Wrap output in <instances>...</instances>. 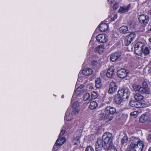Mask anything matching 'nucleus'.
Listing matches in <instances>:
<instances>
[{
	"instance_id": "2",
	"label": "nucleus",
	"mask_w": 151,
	"mask_h": 151,
	"mask_svg": "<svg viewBox=\"0 0 151 151\" xmlns=\"http://www.w3.org/2000/svg\"><path fill=\"white\" fill-rule=\"evenodd\" d=\"M130 94V91L128 88L119 90L117 94L114 96V102L116 104H120L124 101L125 99H128Z\"/></svg>"
},
{
	"instance_id": "37",
	"label": "nucleus",
	"mask_w": 151,
	"mask_h": 151,
	"mask_svg": "<svg viewBox=\"0 0 151 151\" xmlns=\"http://www.w3.org/2000/svg\"><path fill=\"white\" fill-rule=\"evenodd\" d=\"M137 102V101L134 100L131 101L129 102V105L132 107H135Z\"/></svg>"
},
{
	"instance_id": "13",
	"label": "nucleus",
	"mask_w": 151,
	"mask_h": 151,
	"mask_svg": "<svg viewBox=\"0 0 151 151\" xmlns=\"http://www.w3.org/2000/svg\"><path fill=\"white\" fill-rule=\"evenodd\" d=\"M76 134H78L77 136L75 134L74 135V137L73 141L75 145H78L79 144L80 142L79 139L80 137V133L79 132H76Z\"/></svg>"
},
{
	"instance_id": "16",
	"label": "nucleus",
	"mask_w": 151,
	"mask_h": 151,
	"mask_svg": "<svg viewBox=\"0 0 151 151\" xmlns=\"http://www.w3.org/2000/svg\"><path fill=\"white\" fill-rule=\"evenodd\" d=\"M65 118L66 120L67 121L70 120L73 118V115L68 110H67L66 112Z\"/></svg>"
},
{
	"instance_id": "26",
	"label": "nucleus",
	"mask_w": 151,
	"mask_h": 151,
	"mask_svg": "<svg viewBox=\"0 0 151 151\" xmlns=\"http://www.w3.org/2000/svg\"><path fill=\"white\" fill-rule=\"evenodd\" d=\"M104 49V45H101L97 47L96 50L97 52L101 53L103 52Z\"/></svg>"
},
{
	"instance_id": "1",
	"label": "nucleus",
	"mask_w": 151,
	"mask_h": 151,
	"mask_svg": "<svg viewBox=\"0 0 151 151\" xmlns=\"http://www.w3.org/2000/svg\"><path fill=\"white\" fill-rule=\"evenodd\" d=\"M112 135L109 132H106L103 135L102 139L98 138L95 145L96 151H101L103 147L106 149L110 145H113Z\"/></svg>"
},
{
	"instance_id": "14",
	"label": "nucleus",
	"mask_w": 151,
	"mask_h": 151,
	"mask_svg": "<svg viewBox=\"0 0 151 151\" xmlns=\"http://www.w3.org/2000/svg\"><path fill=\"white\" fill-rule=\"evenodd\" d=\"M108 26L106 23L101 22L99 27V29L101 32L106 31L108 29Z\"/></svg>"
},
{
	"instance_id": "45",
	"label": "nucleus",
	"mask_w": 151,
	"mask_h": 151,
	"mask_svg": "<svg viewBox=\"0 0 151 151\" xmlns=\"http://www.w3.org/2000/svg\"><path fill=\"white\" fill-rule=\"evenodd\" d=\"M118 7V4H115L114 5L113 8L114 10H116Z\"/></svg>"
},
{
	"instance_id": "17",
	"label": "nucleus",
	"mask_w": 151,
	"mask_h": 151,
	"mask_svg": "<svg viewBox=\"0 0 151 151\" xmlns=\"http://www.w3.org/2000/svg\"><path fill=\"white\" fill-rule=\"evenodd\" d=\"M148 118V116L147 114L145 113L141 116L139 118V121L141 122L144 123L146 122Z\"/></svg>"
},
{
	"instance_id": "3",
	"label": "nucleus",
	"mask_w": 151,
	"mask_h": 151,
	"mask_svg": "<svg viewBox=\"0 0 151 151\" xmlns=\"http://www.w3.org/2000/svg\"><path fill=\"white\" fill-rule=\"evenodd\" d=\"M130 142L131 143L129 146H130V147L132 148L138 147L139 145H141V146H142V149L144 147L143 142L141 141L138 138L133 137H132L130 138Z\"/></svg>"
},
{
	"instance_id": "10",
	"label": "nucleus",
	"mask_w": 151,
	"mask_h": 151,
	"mask_svg": "<svg viewBox=\"0 0 151 151\" xmlns=\"http://www.w3.org/2000/svg\"><path fill=\"white\" fill-rule=\"evenodd\" d=\"M121 56L120 52H115L112 54L110 56V59L112 62H115Z\"/></svg>"
},
{
	"instance_id": "28",
	"label": "nucleus",
	"mask_w": 151,
	"mask_h": 151,
	"mask_svg": "<svg viewBox=\"0 0 151 151\" xmlns=\"http://www.w3.org/2000/svg\"><path fill=\"white\" fill-rule=\"evenodd\" d=\"M95 86L97 88H99L101 86L100 78L96 79L95 81Z\"/></svg>"
},
{
	"instance_id": "21",
	"label": "nucleus",
	"mask_w": 151,
	"mask_h": 151,
	"mask_svg": "<svg viewBox=\"0 0 151 151\" xmlns=\"http://www.w3.org/2000/svg\"><path fill=\"white\" fill-rule=\"evenodd\" d=\"M114 74V72L113 68L111 67L107 70L106 75L108 77L110 78L112 77Z\"/></svg>"
},
{
	"instance_id": "5",
	"label": "nucleus",
	"mask_w": 151,
	"mask_h": 151,
	"mask_svg": "<svg viewBox=\"0 0 151 151\" xmlns=\"http://www.w3.org/2000/svg\"><path fill=\"white\" fill-rule=\"evenodd\" d=\"M138 19L139 23L142 24V25L143 26H145L149 21V17L142 14L139 16Z\"/></svg>"
},
{
	"instance_id": "44",
	"label": "nucleus",
	"mask_w": 151,
	"mask_h": 151,
	"mask_svg": "<svg viewBox=\"0 0 151 151\" xmlns=\"http://www.w3.org/2000/svg\"><path fill=\"white\" fill-rule=\"evenodd\" d=\"M65 132V131L64 130H62L60 132L59 135V137H61L62 136H63L64 133Z\"/></svg>"
},
{
	"instance_id": "19",
	"label": "nucleus",
	"mask_w": 151,
	"mask_h": 151,
	"mask_svg": "<svg viewBox=\"0 0 151 151\" xmlns=\"http://www.w3.org/2000/svg\"><path fill=\"white\" fill-rule=\"evenodd\" d=\"M93 72V70L89 68L84 69L82 71V73L86 76L91 75Z\"/></svg>"
},
{
	"instance_id": "31",
	"label": "nucleus",
	"mask_w": 151,
	"mask_h": 151,
	"mask_svg": "<svg viewBox=\"0 0 151 151\" xmlns=\"http://www.w3.org/2000/svg\"><path fill=\"white\" fill-rule=\"evenodd\" d=\"M150 52V50L149 48L147 47H145L143 52L144 55L145 56L149 54Z\"/></svg>"
},
{
	"instance_id": "43",
	"label": "nucleus",
	"mask_w": 151,
	"mask_h": 151,
	"mask_svg": "<svg viewBox=\"0 0 151 151\" xmlns=\"http://www.w3.org/2000/svg\"><path fill=\"white\" fill-rule=\"evenodd\" d=\"M137 112L136 111H134L131 112L130 114V115L131 116H134V117H135L136 116H137Z\"/></svg>"
},
{
	"instance_id": "9",
	"label": "nucleus",
	"mask_w": 151,
	"mask_h": 151,
	"mask_svg": "<svg viewBox=\"0 0 151 151\" xmlns=\"http://www.w3.org/2000/svg\"><path fill=\"white\" fill-rule=\"evenodd\" d=\"M128 72L127 70L123 69H121L118 70L117 74L118 76L121 78H124L127 75Z\"/></svg>"
},
{
	"instance_id": "23",
	"label": "nucleus",
	"mask_w": 151,
	"mask_h": 151,
	"mask_svg": "<svg viewBox=\"0 0 151 151\" xmlns=\"http://www.w3.org/2000/svg\"><path fill=\"white\" fill-rule=\"evenodd\" d=\"M98 106L97 103L95 101L91 102L89 105V107L91 109H94Z\"/></svg>"
},
{
	"instance_id": "11",
	"label": "nucleus",
	"mask_w": 151,
	"mask_h": 151,
	"mask_svg": "<svg viewBox=\"0 0 151 151\" xmlns=\"http://www.w3.org/2000/svg\"><path fill=\"white\" fill-rule=\"evenodd\" d=\"M82 86L78 87L77 88L75 91L73 95V96L71 99V102L73 101V100H74L75 97L78 96L81 93L82 91Z\"/></svg>"
},
{
	"instance_id": "6",
	"label": "nucleus",
	"mask_w": 151,
	"mask_h": 151,
	"mask_svg": "<svg viewBox=\"0 0 151 151\" xmlns=\"http://www.w3.org/2000/svg\"><path fill=\"white\" fill-rule=\"evenodd\" d=\"M96 39L98 42L103 43H105L107 41L108 37L105 34H99L96 36Z\"/></svg>"
},
{
	"instance_id": "33",
	"label": "nucleus",
	"mask_w": 151,
	"mask_h": 151,
	"mask_svg": "<svg viewBox=\"0 0 151 151\" xmlns=\"http://www.w3.org/2000/svg\"><path fill=\"white\" fill-rule=\"evenodd\" d=\"M132 88L135 91H139L141 87L140 86L134 84L132 85Z\"/></svg>"
},
{
	"instance_id": "12",
	"label": "nucleus",
	"mask_w": 151,
	"mask_h": 151,
	"mask_svg": "<svg viewBox=\"0 0 151 151\" xmlns=\"http://www.w3.org/2000/svg\"><path fill=\"white\" fill-rule=\"evenodd\" d=\"M79 106V104L77 101H75L72 104V112L74 114H77L78 113V108Z\"/></svg>"
},
{
	"instance_id": "39",
	"label": "nucleus",
	"mask_w": 151,
	"mask_h": 151,
	"mask_svg": "<svg viewBox=\"0 0 151 151\" xmlns=\"http://www.w3.org/2000/svg\"><path fill=\"white\" fill-rule=\"evenodd\" d=\"M134 22L132 21H130L128 22V25H129L130 27H134Z\"/></svg>"
},
{
	"instance_id": "46",
	"label": "nucleus",
	"mask_w": 151,
	"mask_h": 151,
	"mask_svg": "<svg viewBox=\"0 0 151 151\" xmlns=\"http://www.w3.org/2000/svg\"><path fill=\"white\" fill-rule=\"evenodd\" d=\"M142 85L143 86V87H144L145 88H147V83L146 82H144L142 84Z\"/></svg>"
},
{
	"instance_id": "51",
	"label": "nucleus",
	"mask_w": 151,
	"mask_h": 151,
	"mask_svg": "<svg viewBox=\"0 0 151 151\" xmlns=\"http://www.w3.org/2000/svg\"><path fill=\"white\" fill-rule=\"evenodd\" d=\"M148 151H151V147L149 148Z\"/></svg>"
},
{
	"instance_id": "15",
	"label": "nucleus",
	"mask_w": 151,
	"mask_h": 151,
	"mask_svg": "<svg viewBox=\"0 0 151 151\" xmlns=\"http://www.w3.org/2000/svg\"><path fill=\"white\" fill-rule=\"evenodd\" d=\"M105 111L109 113L110 114H113L116 113V110L114 108L109 106L105 108Z\"/></svg>"
},
{
	"instance_id": "35",
	"label": "nucleus",
	"mask_w": 151,
	"mask_h": 151,
	"mask_svg": "<svg viewBox=\"0 0 151 151\" xmlns=\"http://www.w3.org/2000/svg\"><path fill=\"white\" fill-rule=\"evenodd\" d=\"M90 94L89 93H85L83 96V99L85 101L88 100L90 98Z\"/></svg>"
},
{
	"instance_id": "4",
	"label": "nucleus",
	"mask_w": 151,
	"mask_h": 151,
	"mask_svg": "<svg viewBox=\"0 0 151 151\" xmlns=\"http://www.w3.org/2000/svg\"><path fill=\"white\" fill-rule=\"evenodd\" d=\"M136 37V34L134 32H132L127 36L124 39V44L127 46L129 45L131 42Z\"/></svg>"
},
{
	"instance_id": "29",
	"label": "nucleus",
	"mask_w": 151,
	"mask_h": 151,
	"mask_svg": "<svg viewBox=\"0 0 151 151\" xmlns=\"http://www.w3.org/2000/svg\"><path fill=\"white\" fill-rule=\"evenodd\" d=\"M134 98L136 100L139 101L143 99V97L140 94L137 93L134 95Z\"/></svg>"
},
{
	"instance_id": "49",
	"label": "nucleus",
	"mask_w": 151,
	"mask_h": 151,
	"mask_svg": "<svg viewBox=\"0 0 151 151\" xmlns=\"http://www.w3.org/2000/svg\"><path fill=\"white\" fill-rule=\"evenodd\" d=\"M149 71L150 73H151V67H150L149 69Z\"/></svg>"
},
{
	"instance_id": "52",
	"label": "nucleus",
	"mask_w": 151,
	"mask_h": 151,
	"mask_svg": "<svg viewBox=\"0 0 151 151\" xmlns=\"http://www.w3.org/2000/svg\"><path fill=\"white\" fill-rule=\"evenodd\" d=\"M150 30L151 31V28L150 29Z\"/></svg>"
},
{
	"instance_id": "20",
	"label": "nucleus",
	"mask_w": 151,
	"mask_h": 151,
	"mask_svg": "<svg viewBox=\"0 0 151 151\" xmlns=\"http://www.w3.org/2000/svg\"><path fill=\"white\" fill-rule=\"evenodd\" d=\"M144 44L143 43L138 42L136 43L135 45L134 49L135 51L137 53L139 52V50H138V48H144Z\"/></svg>"
},
{
	"instance_id": "53",
	"label": "nucleus",
	"mask_w": 151,
	"mask_h": 151,
	"mask_svg": "<svg viewBox=\"0 0 151 151\" xmlns=\"http://www.w3.org/2000/svg\"><path fill=\"white\" fill-rule=\"evenodd\" d=\"M150 139H151V135H150Z\"/></svg>"
},
{
	"instance_id": "22",
	"label": "nucleus",
	"mask_w": 151,
	"mask_h": 151,
	"mask_svg": "<svg viewBox=\"0 0 151 151\" xmlns=\"http://www.w3.org/2000/svg\"><path fill=\"white\" fill-rule=\"evenodd\" d=\"M119 30L120 32L123 34H126L128 33V29L127 27L123 26L121 27Z\"/></svg>"
},
{
	"instance_id": "7",
	"label": "nucleus",
	"mask_w": 151,
	"mask_h": 151,
	"mask_svg": "<svg viewBox=\"0 0 151 151\" xmlns=\"http://www.w3.org/2000/svg\"><path fill=\"white\" fill-rule=\"evenodd\" d=\"M118 86L117 84L114 82H111L109 84L108 93H112L116 91L117 89Z\"/></svg>"
},
{
	"instance_id": "8",
	"label": "nucleus",
	"mask_w": 151,
	"mask_h": 151,
	"mask_svg": "<svg viewBox=\"0 0 151 151\" xmlns=\"http://www.w3.org/2000/svg\"><path fill=\"white\" fill-rule=\"evenodd\" d=\"M65 141V139L64 137H59L57 140L53 149L55 150L56 149V150H57V146H60L62 145Z\"/></svg>"
},
{
	"instance_id": "27",
	"label": "nucleus",
	"mask_w": 151,
	"mask_h": 151,
	"mask_svg": "<svg viewBox=\"0 0 151 151\" xmlns=\"http://www.w3.org/2000/svg\"><path fill=\"white\" fill-rule=\"evenodd\" d=\"M142 93H149L150 91V90L147 88L144 87H141L139 91Z\"/></svg>"
},
{
	"instance_id": "24",
	"label": "nucleus",
	"mask_w": 151,
	"mask_h": 151,
	"mask_svg": "<svg viewBox=\"0 0 151 151\" xmlns=\"http://www.w3.org/2000/svg\"><path fill=\"white\" fill-rule=\"evenodd\" d=\"M130 5H128L127 6H125L121 7L119 10V12L121 13H124L127 11Z\"/></svg>"
},
{
	"instance_id": "18",
	"label": "nucleus",
	"mask_w": 151,
	"mask_h": 151,
	"mask_svg": "<svg viewBox=\"0 0 151 151\" xmlns=\"http://www.w3.org/2000/svg\"><path fill=\"white\" fill-rule=\"evenodd\" d=\"M142 146H141V145H139L138 147L132 148L130 147V146H129L128 147V150L129 151H142L143 150Z\"/></svg>"
},
{
	"instance_id": "47",
	"label": "nucleus",
	"mask_w": 151,
	"mask_h": 151,
	"mask_svg": "<svg viewBox=\"0 0 151 151\" xmlns=\"http://www.w3.org/2000/svg\"><path fill=\"white\" fill-rule=\"evenodd\" d=\"M117 17V15L115 14L114 15V17L113 18H112L111 19L112 20L114 21V20H115V19H116Z\"/></svg>"
},
{
	"instance_id": "50",
	"label": "nucleus",
	"mask_w": 151,
	"mask_h": 151,
	"mask_svg": "<svg viewBox=\"0 0 151 151\" xmlns=\"http://www.w3.org/2000/svg\"><path fill=\"white\" fill-rule=\"evenodd\" d=\"M149 41L151 43V38H150L149 39Z\"/></svg>"
},
{
	"instance_id": "41",
	"label": "nucleus",
	"mask_w": 151,
	"mask_h": 151,
	"mask_svg": "<svg viewBox=\"0 0 151 151\" xmlns=\"http://www.w3.org/2000/svg\"><path fill=\"white\" fill-rule=\"evenodd\" d=\"M85 151H94V150L91 146H89L87 147Z\"/></svg>"
},
{
	"instance_id": "38",
	"label": "nucleus",
	"mask_w": 151,
	"mask_h": 151,
	"mask_svg": "<svg viewBox=\"0 0 151 151\" xmlns=\"http://www.w3.org/2000/svg\"><path fill=\"white\" fill-rule=\"evenodd\" d=\"M142 104L139 102H137L135 108H141L143 107Z\"/></svg>"
},
{
	"instance_id": "30",
	"label": "nucleus",
	"mask_w": 151,
	"mask_h": 151,
	"mask_svg": "<svg viewBox=\"0 0 151 151\" xmlns=\"http://www.w3.org/2000/svg\"><path fill=\"white\" fill-rule=\"evenodd\" d=\"M104 149L107 150V151H117L116 147L113 145H110L108 148Z\"/></svg>"
},
{
	"instance_id": "34",
	"label": "nucleus",
	"mask_w": 151,
	"mask_h": 151,
	"mask_svg": "<svg viewBox=\"0 0 151 151\" xmlns=\"http://www.w3.org/2000/svg\"><path fill=\"white\" fill-rule=\"evenodd\" d=\"M143 49V48H139L137 49L138 50H139V52H138V53H137V52H136L135 51V50H134V52L136 55H137L139 56H141L142 54Z\"/></svg>"
},
{
	"instance_id": "48",
	"label": "nucleus",
	"mask_w": 151,
	"mask_h": 151,
	"mask_svg": "<svg viewBox=\"0 0 151 151\" xmlns=\"http://www.w3.org/2000/svg\"><path fill=\"white\" fill-rule=\"evenodd\" d=\"M114 0H108V1L110 3L112 4L114 2Z\"/></svg>"
},
{
	"instance_id": "36",
	"label": "nucleus",
	"mask_w": 151,
	"mask_h": 151,
	"mask_svg": "<svg viewBox=\"0 0 151 151\" xmlns=\"http://www.w3.org/2000/svg\"><path fill=\"white\" fill-rule=\"evenodd\" d=\"M98 96V94L95 92H92L91 94V97L92 99H95Z\"/></svg>"
},
{
	"instance_id": "25",
	"label": "nucleus",
	"mask_w": 151,
	"mask_h": 151,
	"mask_svg": "<svg viewBox=\"0 0 151 151\" xmlns=\"http://www.w3.org/2000/svg\"><path fill=\"white\" fill-rule=\"evenodd\" d=\"M113 116H110V114L104 111V119H108L109 121L112 120Z\"/></svg>"
},
{
	"instance_id": "42",
	"label": "nucleus",
	"mask_w": 151,
	"mask_h": 151,
	"mask_svg": "<svg viewBox=\"0 0 151 151\" xmlns=\"http://www.w3.org/2000/svg\"><path fill=\"white\" fill-rule=\"evenodd\" d=\"M97 63L98 62L96 61L93 60L91 61V64L93 66H96Z\"/></svg>"
},
{
	"instance_id": "40",
	"label": "nucleus",
	"mask_w": 151,
	"mask_h": 151,
	"mask_svg": "<svg viewBox=\"0 0 151 151\" xmlns=\"http://www.w3.org/2000/svg\"><path fill=\"white\" fill-rule=\"evenodd\" d=\"M104 113H102L99 115L98 117L100 120L104 119Z\"/></svg>"
},
{
	"instance_id": "32",
	"label": "nucleus",
	"mask_w": 151,
	"mask_h": 151,
	"mask_svg": "<svg viewBox=\"0 0 151 151\" xmlns=\"http://www.w3.org/2000/svg\"><path fill=\"white\" fill-rule=\"evenodd\" d=\"M128 140V137L127 136H124L122 138L121 141L122 144H124L127 142Z\"/></svg>"
}]
</instances>
